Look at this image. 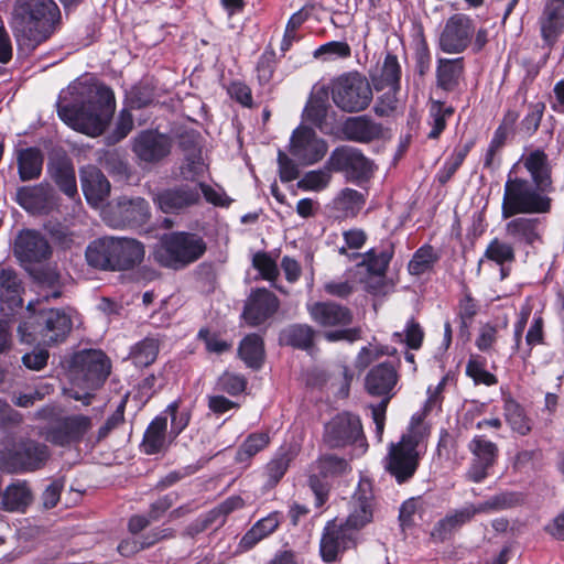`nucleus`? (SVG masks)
I'll list each match as a JSON object with an SVG mask.
<instances>
[{"label": "nucleus", "mask_w": 564, "mask_h": 564, "mask_svg": "<svg viewBox=\"0 0 564 564\" xmlns=\"http://www.w3.org/2000/svg\"><path fill=\"white\" fill-rule=\"evenodd\" d=\"M72 101L63 97L57 105L58 117L72 129L89 137L100 135L116 108L113 91L96 83L75 82L68 87Z\"/></svg>", "instance_id": "1"}, {"label": "nucleus", "mask_w": 564, "mask_h": 564, "mask_svg": "<svg viewBox=\"0 0 564 564\" xmlns=\"http://www.w3.org/2000/svg\"><path fill=\"white\" fill-rule=\"evenodd\" d=\"M59 19V9L53 0H17L12 28L19 50L24 54L33 52L53 34Z\"/></svg>", "instance_id": "2"}, {"label": "nucleus", "mask_w": 564, "mask_h": 564, "mask_svg": "<svg viewBox=\"0 0 564 564\" xmlns=\"http://www.w3.org/2000/svg\"><path fill=\"white\" fill-rule=\"evenodd\" d=\"M551 192L531 183L529 180L508 175L503 186L501 218L517 215L547 214L552 208Z\"/></svg>", "instance_id": "3"}, {"label": "nucleus", "mask_w": 564, "mask_h": 564, "mask_svg": "<svg viewBox=\"0 0 564 564\" xmlns=\"http://www.w3.org/2000/svg\"><path fill=\"white\" fill-rule=\"evenodd\" d=\"M72 384L68 395L88 405L93 392L97 390L110 373V362L100 350L80 351L74 356Z\"/></svg>", "instance_id": "4"}, {"label": "nucleus", "mask_w": 564, "mask_h": 564, "mask_svg": "<svg viewBox=\"0 0 564 564\" xmlns=\"http://www.w3.org/2000/svg\"><path fill=\"white\" fill-rule=\"evenodd\" d=\"M424 436L423 427L412 424L399 442L389 445L383 466L398 484L408 482L415 475L424 454Z\"/></svg>", "instance_id": "5"}, {"label": "nucleus", "mask_w": 564, "mask_h": 564, "mask_svg": "<svg viewBox=\"0 0 564 564\" xmlns=\"http://www.w3.org/2000/svg\"><path fill=\"white\" fill-rule=\"evenodd\" d=\"M73 321L69 310L41 308L32 322L19 326L23 341L51 346L64 341L72 330Z\"/></svg>", "instance_id": "6"}, {"label": "nucleus", "mask_w": 564, "mask_h": 564, "mask_svg": "<svg viewBox=\"0 0 564 564\" xmlns=\"http://www.w3.org/2000/svg\"><path fill=\"white\" fill-rule=\"evenodd\" d=\"M205 251L206 243L200 236L175 231L160 238L154 259L163 267L180 270L197 261Z\"/></svg>", "instance_id": "7"}, {"label": "nucleus", "mask_w": 564, "mask_h": 564, "mask_svg": "<svg viewBox=\"0 0 564 564\" xmlns=\"http://www.w3.org/2000/svg\"><path fill=\"white\" fill-rule=\"evenodd\" d=\"M520 498L514 492H500L484 502L468 503L453 510L440 520L432 531V536L438 541L447 539L455 530L469 522L478 513H491L511 508L519 503Z\"/></svg>", "instance_id": "8"}, {"label": "nucleus", "mask_w": 564, "mask_h": 564, "mask_svg": "<svg viewBox=\"0 0 564 564\" xmlns=\"http://www.w3.org/2000/svg\"><path fill=\"white\" fill-rule=\"evenodd\" d=\"M334 104L346 112L365 110L372 100V89L367 78L358 73L338 77L332 87Z\"/></svg>", "instance_id": "9"}, {"label": "nucleus", "mask_w": 564, "mask_h": 564, "mask_svg": "<svg viewBox=\"0 0 564 564\" xmlns=\"http://www.w3.org/2000/svg\"><path fill=\"white\" fill-rule=\"evenodd\" d=\"M48 457L50 452L45 444L23 440L12 449L1 453L0 467L7 473L33 471L44 466Z\"/></svg>", "instance_id": "10"}, {"label": "nucleus", "mask_w": 564, "mask_h": 564, "mask_svg": "<svg viewBox=\"0 0 564 564\" xmlns=\"http://www.w3.org/2000/svg\"><path fill=\"white\" fill-rule=\"evenodd\" d=\"M474 34V20L465 13H455L446 20L438 46L446 54L463 53L473 43Z\"/></svg>", "instance_id": "11"}, {"label": "nucleus", "mask_w": 564, "mask_h": 564, "mask_svg": "<svg viewBox=\"0 0 564 564\" xmlns=\"http://www.w3.org/2000/svg\"><path fill=\"white\" fill-rule=\"evenodd\" d=\"M334 172H341L351 182H362L371 177L373 164L360 150L351 147L335 149L327 160Z\"/></svg>", "instance_id": "12"}, {"label": "nucleus", "mask_w": 564, "mask_h": 564, "mask_svg": "<svg viewBox=\"0 0 564 564\" xmlns=\"http://www.w3.org/2000/svg\"><path fill=\"white\" fill-rule=\"evenodd\" d=\"M361 436L360 419L350 413H340L325 424L323 442L330 448H341L356 443Z\"/></svg>", "instance_id": "13"}, {"label": "nucleus", "mask_w": 564, "mask_h": 564, "mask_svg": "<svg viewBox=\"0 0 564 564\" xmlns=\"http://www.w3.org/2000/svg\"><path fill=\"white\" fill-rule=\"evenodd\" d=\"M351 470L350 464L344 457L335 454H324L312 465V474L310 476V487L314 491L317 506H322L327 499V485L319 480L343 476Z\"/></svg>", "instance_id": "14"}, {"label": "nucleus", "mask_w": 564, "mask_h": 564, "mask_svg": "<svg viewBox=\"0 0 564 564\" xmlns=\"http://www.w3.org/2000/svg\"><path fill=\"white\" fill-rule=\"evenodd\" d=\"M505 235L518 248H535L543 243L544 225L538 217L517 215L506 219Z\"/></svg>", "instance_id": "15"}, {"label": "nucleus", "mask_w": 564, "mask_h": 564, "mask_svg": "<svg viewBox=\"0 0 564 564\" xmlns=\"http://www.w3.org/2000/svg\"><path fill=\"white\" fill-rule=\"evenodd\" d=\"M149 217V204L141 197H122L104 216L108 225L116 228L141 226Z\"/></svg>", "instance_id": "16"}, {"label": "nucleus", "mask_w": 564, "mask_h": 564, "mask_svg": "<svg viewBox=\"0 0 564 564\" xmlns=\"http://www.w3.org/2000/svg\"><path fill=\"white\" fill-rule=\"evenodd\" d=\"M289 151L302 165H312L325 156L327 143L311 128L300 126L292 133Z\"/></svg>", "instance_id": "17"}, {"label": "nucleus", "mask_w": 564, "mask_h": 564, "mask_svg": "<svg viewBox=\"0 0 564 564\" xmlns=\"http://www.w3.org/2000/svg\"><path fill=\"white\" fill-rule=\"evenodd\" d=\"M359 541V533L345 523L339 525L328 523L321 540V555L324 562H335L346 550L355 547Z\"/></svg>", "instance_id": "18"}, {"label": "nucleus", "mask_w": 564, "mask_h": 564, "mask_svg": "<svg viewBox=\"0 0 564 564\" xmlns=\"http://www.w3.org/2000/svg\"><path fill=\"white\" fill-rule=\"evenodd\" d=\"M468 449L473 454V462L466 474L468 480L480 482L488 476L498 457V446L481 435H476L469 443Z\"/></svg>", "instance_id": "19"}, {"label": "nucleus", "mask_w": 564, "mask_h": 564, "mask_svg": "<svg viewBox=\"0 0 564 564\" xmlns=\"http://www.w3.org/2000/svg\"><path fill=\"white\" fill-rule=\"evenodd\" d=\"M93 426L91 419L86 415L75 414L63 417L56 426L48 430L45 434L46 441L66 446L78 443Z\"/></svg>", "instance_id": "20"}, {"label": "nucleus", "mask_w": 564, "mask_h": 564, "mask_svg": "<svg viewBox=\"0 0 564 564\" xmlns=\"http://www.w3.org/2000/svg\"><path fill=\"white\" fill-rule=\"evenodd\" d=\"M375 498L369 482H360L349 501L345 524L359 531L373 520Z\"/></svg>", "instance_id": "21"}, {"label": "nucleus", "mask_w": 564, "mask_h": 564, "mask_svg": "<svg viewBox=\"0 0 564 564\" xmlns=\"http://www.w3.org/2000/svg\"><path fill=\"white\" fill-rule=\"evenodd\" d=\"M171 139L158 131H141L133 138L132 150L143 162L155 163L167 156L171 152Z\"/></svg>", "instance_id": "22"}, {"label": "nucleus", "mask_w": 564, "mask_h": 564, "mask_svg": "<svg viewBox=\"0 0 564 564\" xmlns=\"http://www.w3.org/2000/svg\"><path fill=\"white\" fill-rule=\"evenodd\" d=\"M339 252L350 259H361L355 268V275H360L366 270L371 275L383 276L393 257V246L391 243L382 245L371 248L364 254L356 252L349 254L346 247H340Z\"/></svg>", "instance_id": "23"}, {"label": "nucleus", "mask_w": 564, "mask_h": 564, "mask_svg": "<svg viewBox=\"0 0 564 564\" xmlns=\"http://www.w3.org/2000/svg\"><path fill=\"white\" fill-rule=\"evenodd\" d=\"M13 253L20 262H41L50 257L51 247L41 234L23 230L15 238Z\"/></svg>", "instance_id": "24"}, {"label": "nucleus", "mask_w": 564, "mask_h": 564, "mask_svg": "<svg viewBox=\"0 0 564 564\" xmlns=\"http://www.w3.org/2000/svg\"><path fill=\"white\" fill-rule=\"evenodd\" d=\"M21 207L33 215H46L56 207V198L48 184L24 186L17 192Z\"/></svg>", "instance_id": "25"}, {"label": "nucleus", "mask_w": 564, "mask_h": 564, "mask_svg": "<svg viewBox=\"0 0 564 564\" xmlns=\"http://www.w3.org/2000/svg\"><path fill=\"white\" fill-rule=\"evenodd\" d=\"M278 307V297L265 289H259L249 296L242 316L248 324L257 326L272 316Z\"/></svg>", "instance_id": "26"}, {"label": "nucleus", "mask_w": 564, "mask_h": 564, "mask_svg": "<svg viewBox=\"0 0 564 564\" xmlns=\"http://www.w3.org/2000/svg\"><path fill=\"white\" fill-rule=\"evenodd\" d=\"M398 380L399 375L395 367L389 362H382L368 372L365 387L369 394L390 400L394 395L393 390Z\"/></svg>", "instance_id": "27"}, {"label": "nucleus", "mask_w": 564, "mask_h": 564, "mask_svg": "<svg viewBox=\"0 0 564 564\" xmlns=\"http://www.w3.org/2000/svg\"><path fill=\"white\" fill-rule=\"evenodd\" d=\"M154 202L164 213H174L199 203L198 187L193 184H184L159 193Z\"/></svg>", "instance_id": "28"}, {"label": "nucleus", "mask_w": 564, "mask_h": 564, "mask_svg": "<svg viewBox=\"0 0 564 564\" xmlns=\"http://www.w3.org/2000/svg\"><path fill=\"white\" fill-rule=\"evenodd\" d=\"M311 318L322 327H345L352 321L351 312L332 302L307 304Z\"/></svg>", "instance_id": "29"}, {"label": "nucleus", "mask_w": 564, "mask_h": 564, "mask_svg": "<svg viewBox=\"0 0 564 564\" xmlns=\"http://www.w3.org/2000/svg\"><path fill=\"white\" fill-rule=\"evenodd\" d=\"M80 182L83 193L94 207H99L110 193V183L102 172L93 165L80 170Z\"/></svg>", "instance_id": "30"}, {"label": "nucleus", "mask_w": 564, "mask_h": 564, "mask_svg": "<svg viewBox=\"0 0 564 564\" xmlns=\"http://www.w3.org/2000/svg\"><path fill=\"white\" fill-rule=\"evenodd\" d=\"M531 176V183L553 192L552 167L546 153L542 150H533L523 155L520 161Z\"/></svg>", "instance_id": "31"}, {"label": "nucleus", "mask_w": 564, "mask_h": 564, "mask_svg": "<svg viewBox=\"0 0 564 564\" xmlns=\"http://www.w3.org/2000/svg\"><path fill=\"white\" fill-rule=\"evenodd\" d=\"M541 35L552 45L564 30V0H550L540 18Z\"/></svg>", "instance_id": "32"}, {"label": "nucleus", "mask_w": 564, "mask_h": 564, "mask_svg": "<svg viewBox=\"0 0 564 564\" xmlns=\"http://www.w3.org/2000/svg\"><path fill=\"white\" fill-rule=\"evenodd\" d=\"M173 440L167 431V417L159 415L147 427L141 446L145 454L153 455L166 451Z\"/></svg>", "instance_id": "33"}, {"label": "nucleus", "mask_w": 564, "mask_h": 564, "mask_svg": "<svg viewBox=\"0 0 564 564\" xmlns=\"http://www.w3.org/2000/svg\"><path fill=\"white\" fill-rule=\"evenodd\" d=\"M47 172L65 195L70 198L77 195L75 169L68 158H52L47 164Z\"/></svg>", "instance_id": "34"}, {"label": "nucleus", "mask_w": 564, "mask_h": 564, "mask_svg": "<svg viewBox=\"0 0 564 564\" xmlns=\"http://www.w3.org/2000/svg\"><path fill=\"white\" fill-rule=\"evenodd\" d=\"M115 270H128L144 258V247L135 239L115 237Z\"/></svg>", "instance_id": "35"}, {"label": "nucleus", "mask_w": 564, "mask_h": 564, "mask_svg": "<svg viewBox=\"0 0 564 564\" xmlns=\"http://www.w3.org/2000/svg\"><path fill=\"white\" fill-rule=\"evenodd\" d=\"M344 132L351 141L367 143L382 135V126L368 116H358L345 122Z\"/></svg>", "instance_id": "36"}, {"label": "nucleus", "mask_w": 564, "mask_h": 564, "mask_svg": "<svg viewBox=\"0 0 564 564\" xmlns=\"http://www.w3.org/2000/svg\"><path fill=\"white\" fill-rule=\"evenodd\" d=\"M115 237H104L90 242L86 259L91 267L115 271Z\"/></svg>", "instance_id": "37"}, {"label": "nucleus", "mask_w": 564, "mask_h": 564, "mask_svg": "<svg viewBox=\"0 0 564 564\" xmlns=\"http://www.w3.org/2000/svg\"><path fill=\"white\" fill-rule=\"evenodd\" d=\"M280 513L274 511L267 517L258 520L250 530L241 538L239 546L247 551L251 550L260 541L271 535L280 525Z\"/></svg>", "instance_id": "38"}, {"label": "nucleus", "mask_w": 564, "mask_h": 564, "mask_svg": "<svg viewBox=\"0 0 564 564\" xmlns=\"http://www.w3.org/2000/svg\"><path fill=\"white\" fill-rule=\"evenodd\" d=\"M516 246L508 239L502 240L498 237L490 240L479 264L485 261H492L501 268V278L505 279L508 272L505 270L506 264H510L516 260Z\"/></svg>", "instance_id": "39"}, {"label": "nucleus", "mask_w": 564, "mask_h": 564, "mask_svg": "<svg viewBox=\"0 0 564 564\" xmlns=\"http://www.w3.org/2000/svg\"><path fill=\"white\" fill-rule=\"evenodd\" d=\"M17 161L20 178L25 182L35 180L41 175L43 154L37 148H26L17 151Z\"/></svg>", "instance_id": "40"}, {"label": "nucleus", "mask_w": 564, "mask_h": 564, "mask_svg": "<svg viewBox=\"0 0 564 564\" xmlns=\"http://www.w3.org/2000/svg\"><path fill=\"white\" fill-rule=\"evenodd\" d=\"M464 65L462 58H441L437 63L436 79L437 86L444 90L452 91L463 75Z\"/></svg>", "instance_id": "41"}, {"label": "nucleus", "mask_w": 564, "mask_h": 564, "mask_svg": "<svg viewBox=\"0 0 564 564\" xmlns=\"http://www.w3.org/2000/svg\"><path fill=\"white\" fill-rule=\"evenodd\" d=\"M366 203L364 194L352 188H344L333 200L337 216L341 218L355 217Z\"/></svg>", "instance_id": "42"}, {"label": "nucleus", "mask_w": 564, "mask_h": 564, "mask_svg": "<svg viewBox=\"0 0 564 564\" xmlns=\"http://www.w3.org/2000/svg\"><path fill=\"white\" fill-rule=\"evenodd\" d=\"M270 443V435L267 432H256L247 436L239 446L235 460L239 464L249 465L251 458L263 451Z\"/></svg>", "instance_id": "43"}, {"label": "nucleus", "mask_w": 564, "mask_h": 564, "mask_svg": "<svg viewBox=\"0 0 564 564\" xmlns=\"http://www.w3.org/2000/svg\"><path fill=\"white\" fill-rule=\"evenodd\" d=\"M239 355L248 367L258 369L264 356L261 337L254 334L246 336L239 346Z\"/></svg>", "instance_id": "44"}, {"label": "nucleus", "mask_w": 564, "mask_h": 564, "mask_svg": "<svg viewBox=\"0 0 564 564\" xmlns=\"http://www.w3.org/2000/svg\"><path fill=\"white\" fill-rule=\"evenodd\" d=\"M32 500V492L25 481H17L8 486L2 503L9 511L20 510L26 507Z\"/></svg>", "instance_id": "45"}, {"label": "nucleus", "mask_w": 564, "mask_h": 564, "mask_svg": "<svg viewBox=\"0 0 564 564\" xmlns=\"http://www.w3.org/2000/svg\"><path fill=\"white\" fill-rule=\"evenodd\" d=\"M401 66L398 57L388 53L383 59L379 78L376 79V89H384L386 87L400 88Z\"/></svg>", "instance_id": "46"}, {"label": "nucleus", "mask_w": 564, "mask_h": 564, "mask_svg": "<svg viewBox=\"0 0 564 564\" xmlns=\"http://www.w3.org/2000/svg\"><path fill=\"white\" fill-rule=\"evenodd\" d=\"M332 172L327 163L324 169L308 171L297 182V187L306 192H322L329 186Z\"/></svg>", "instance_id": "47"}, {"label": "nucleus", "mask_w": 564, "mask_h": 564, "mask_svg": "<svg viewBox=\"0 0 564 564\" xmlns=\"http://www.w3.org/2000/svg\"><path fill=\"white\" fill-rule=\"evenodd\" d=\"M505 417L511 429L520 435H527L531 431L530 420L523 409L512 399L505 401Z\"/></svg>", "instance_id": "48"}, {"label": "nucleus", "mask_w": 564, "mask_h": 564, "mask_svg": "<svg viewBox=\"0 0 564 564\" xmlns=\"http://www.w3.org/2000/svg\"><path fill=\"white\" fill-rule=\"evenodd\" d=\"M437 261V256L432 246L425 245L419 248L408 264L409 273L421 275L431 270Z\"/></svg>", "instance_id": "49"}, {"label": "nucleus", "mask_w": 564, "mask_h": 564, "mask_svg": "<svg viewBox=\"0 0 564 564\" xmlns=\"http://www.w3.org/2000/svg\"><path fill=\"white\" fill-rule=\"evenodd\" d=\"M159 354V341L155 338H144L131 351L133 364L138 367H148L153 364Z\"/></svg>", "instance_id": "50"}, {"label": "nucleus", "mask_w": 564, "mask_h": 564, "mask_svg": "<svg viewBox=\"0 0 564 564\" xmlns=\"http://www.w3.org/2000/svg\"><path fill=\"white\" fill-rule=\"evenodd\" d=\"M454 113V109L449 106H445L441 101H432L430 106V124L432 127L429 132L430 139H436L443 132L446 127V120Z\"/></svg>", "instance_id": "51"}, {"label": "nucleus", "mask_w": 564, "mask_h": 564, "mask_svg": "<svg viewBox=\"0 0 564 564\" xmlns=\"http://www.w3.org/2000/svg\"><path fill=\"white\" fill-rule=\"evenodd\" d=\"M314 335V329L306 324L292 325L283 334L286 344L301 349L312 346Z\"/></svg>", "instance_id": "52"}, {"label": "nucleus", "mask_w": 564, "mask_h": 564, "mask_svg": "<svg viewBox=\"0 0 564 564\" xmlns=\"http://www.w3.org/2000/svg\"><path fill=\"white\" fill-rule=\"evenodd\" d=\"M165 413L171 416L170 435L172 438H176L187 427L192 411L188 408L180 409L178 401H173L166 406Z\"/></svg>", "instance_id": "53"}, {"label": "nucleus", "mask_w": 564, "mask_h": 564, "mask_svg": "<svg viewBox=\"0 0 564 564\" xmlns=\"http://www.w3.org/2000/svg\"><path fill=\"white\" fill-rule=\"evenodd\" d=\"M466 373L475 381V383L494 386L497 383L495 375L486 369L485 359L479 356H471L466 366Z\"/></svg>", "instance_id": "54"}, {"label": "nucleus", "mask_w": 564, "mask_h": 564, "mask_svg": "<svg viewBox=\"0 0 564 564\" xmlns=\"http://www.w3.org/2000/svg\"><path fill=\"white\" fill-rule=\"evenodd\" d=\"M393 336L398 341L405 343L409 348L419 349L422 345L424 333L417 322L410 319L404 330L402 333L395 332Z\"/></svg>", "instance_id": "55"}, {"label": "nucleus", "mask_w": 564, "mask_h": 564, "mask_svg": "<svg viewBox=\"0 0 564 564\" xmlns=\"http://www.w3.org/2000/svg\"><path fill=\"white\" fill-rule=\"evenodd\" d=\"M275 53L271 50L264 51L257 63V77L261 85L270 83L275 69Z\"/></svg>", "instance_id": "56"}, {"label": "nucleus", "mask_w": 564, "mask_h": 564, "mask_svg": "<svg viewBox=\"0 0 564 564\" xmlns=\"http://www.w3.org/2000/svg\"><path fill=\"white\" fill-rule=\"evenodd\" d=\"M545 105L542 101L532 102L528 107V113L521 121V127L527 134H533L540 127Z\"/></svg>", "instance_id": "57"}, {"label": "nucleus", "mask_w": 564, "mask_h": 564, "mask_svg": "<svg viewBox=\"0 0 564 564\" xmlns=\"http://www.w3.org/2000/svg\"><path fill=\"white\" fill-rule=\"evenodd\" d=\"M253 267L260 272L263 279L268 281L274 280L279 270L275 261L265 252H258L252 259Z\"/></svg>", "instance_id": "58"}, {"label": "nucleus", "mask_w": 564, "mask_h": 564, "mask_svg": "<svg viewBox=\"0 0 564 564\" xmlns=\"http://www.w3.org/2000/svg\"><path fill=\"white\" fill-rule=\"evenodd\" d=\"M544 321L543 317L539 314L535 315L532 319V323L528 329L525 336V344L528 346V350L523 358H527L531 354V349L535 345H541L544 341Z\"/></svg>", "instance_id": "59"}, {"label": "nucleus", "mask_w": 564, "mask_h": 564, "mask_svg": "<svg viewBox=\"0 0 564 564\" xmlns=\"http://www.w3.org/2000/svg\"><path fill=\"white\" fill-rule=\"evenodd\" d=\"M246 379L236 373L226 372L218 379L219 390L227 392L231 395H237L246 389Z\"/></svg>", "instance_id": "60"}, {"label": "nucleus", "mask_w": 564, "mask_h": 564, "mask_svg": "<svg viewBox=\"0 0 564 564\" xmlns=\"http://www.w3.org/2000/svg\"><path fill=\"white\" fill-rule=\"evenodd\" d=\"M351 54L350 46L346 42L332 41L321 45L315 52V57L328 55L334 57L347 58Z\"/></svg>", "instance_id": "61"}, {"label": "nucleus", "mask_w": 564, "mask_h": 564, "mask_svg": "<svg viewBox=\"0 0 564 564\" xmlns=\"http://www.w3.org/2000/svg\"><path fill=\"white\" fill-rule=\"evenodd\" d=\"M432 56L427 44L422 41L416 44L414 51V67L420 76H424L431 68Z\"/></svg>", "instance_id": "62"}, {"label": "nucleus", "mask_w": 564, "mask_h": 564, "mask_svg": "<svg viewBox=\"0 0 564 564\" xmlns=\"http://www.w3.org/2000/svg\"><path fill=\"white\" fill-rule=\"evenodd\" d=\"M388 90L379 98L375 107V111L379 116H387L394 111L398 107L397 94L400 88L387 87Z\"/></svg>", "instance_id": "63"}, {"label": "nucleus", "mask_w": 564, "mask_h": 564, "mask_svg": "<svg viewBox=\"0 0 564 564\" xmlns=\"http://www.w3.org/2000/svg\"><path fill=\"white\" fill-rule=\"evenodd\" d=\"M327 113V108L322 100H311L305 109L304 117L317 127H322Z\"/></svg>", "instance_id": "64"}]
</instances>
